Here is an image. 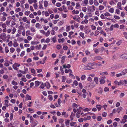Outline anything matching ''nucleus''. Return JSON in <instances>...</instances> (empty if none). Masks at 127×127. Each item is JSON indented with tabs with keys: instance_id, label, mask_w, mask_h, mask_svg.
<instances>
[{
	"instance_id": "nucleus-1",
	"label": "nucleus",
	"mask_w": 127,
	"mask_h": 127,
	"mask_svg": "<svg viewBox=\"0 0 127 127\" xmlns=\"http://www.w3.org/2000/svg\"><path fill=\"white\" fill-rule=\"evenodd\" d=\"M120 57L122 59H127V54H123Z\"/></svg>"
},
{
	"instance_id": "nucleus-2",
	"label": "nucleus",
	"mask_w": 127,
	"mask_h": 127,
	"mask_svg": "<svg viewBox=\"0 0 127 127\" xmlns=\"http://www.w3.org/2000/svg\"><path fill=\"white\" fill-rule=\"evenodd\" d=\"M88 10L90 12H94L95 10V6L94 5H92L91 7H90L88 9Z\"/></svg>"
},
{
	"instance_id": "nucleus-3",
	"label": "nucleus",
	"mask_w": 127,
	"mask_h": 127,
	"mask_svg": "<svg viewBox=\"0 0 127 127\" xmlns=\"http://www.w3.org/2000/svg\"><path fill=\"white\" fill-rule=\"evenodd\" d=\"M102 59V58L101 57L99 56H97L95 57L94 58L93 60L94 61L95 60H100Z\"/></svg>"
},
{
	"instance_id": "nucleus-4",
	"label": "nucleus",
	"mask_w": 127,
	"mask_h": 127,
	"mask_svg": "<svg viewBox=\"0 0 127 127\" xmlns=\"http://www.w3.org/2000/svg\"><path fill=\"white\" fill-rule=\"evenodd\" d=\"M83 68L85 70H88L93 69V67H89L87 65L84 67Z\"/></svg>"
},
{
	"instance_id": "nucleus-5",
	"label": "nucleus",
	"mask_w": 127,
	"mask_h": 127,
	"mask_svg": "<svg viewBox=\"0 0 127 127\" xmlns=\"http://www.w3.org/2000/svg\"><path fill=\"white\" fill-rule=\"evenodd\" d=\"M121 3L120 2H119L117 4V7L121 10H122V8L121 7Z\"/></svg>"
},
{
	"instance_id": "nucleus-6",
	"label": "nucleus",
	"mask_w": 127,
	"mask_h": 127,
	"mask_svg": "<svg viewBox=\"0 0 127 127\" xmlns=\"http://www.w3.org/2000/svg\"><path fill=\"white\" fill-rule=\"evenodd\" d=\"M71 67V65L69 64H67L66 65V64H64L63 65V67L64 68H69Z\"/></svg>"
},
{
	"instance_id": "nucleus-7",
	"label": "nucleus",
	"mask_w": 127,
	"mask_h": 127,
	"mask_svg": "<svg viewBox=\"0 0 127 127\" xmlns=\"http://www.w3.org/2000/svg\"><path fill=\"white\" fill-rule=\"evenodd\" d=\"M94 63H89L87 64V65L89 67H92L94 65Z\"/></svg>"
},
{
	"instance_id": "nucleus-8",
	"label": "nucleus",
	"mask_w": 127,
	"mask_h": 127,
	"mask_svg": "<svg viewBox=\"0 0 127 127\" xmlns=\"http://www.w3.org/2000/svg\"><path fill=\"white\" fill-rule=\"evenodd\" d=\"M66 57L65 56H63L62 57V60L61 61V63L62 64H63L65 61V58Z\"/></svg>"
},
{
	"instance_id": "nucleus-9",
	"label": "nucleus",
	"mask_w": 127,
	"mask_h": 127,
	"mask_svg": "<svg viewBox=\"0 0 127 127\" xmlns=\"http://www.w3.org/2000/svg\"><path fill=\"white\" fill-rule=\"evenodd\" d=\"M14 42L13 44V46L14 47H17L18 46V44L17 43V42H16V39H14Z\"/></svg>"
},
{
	"instance_id": "nucleus-10",
	"label": "nucleus",
	"mask_w": 127,
	"mask_h": 127,
	"mask_svg": "<svg viewBox=\"0 0 127 127\" xmlns=\"http://www.w3.org/2000/svg\"><path fill=\"white\" fill-rule=\"evenodd\" d=\"M6 34L5 33H3L2 34H1L0 36V38L2 39H4L5 37Z\"/></svg>"
},
{
	"instance_id": "nucleus-11",
	"label": "nucleus",
	"mask_w": 127,
	"mask_h": 127,
	"mask_svg": "<svg viewBox=\"0 0 127 127\" xmlns=\"http://www.w3.org/2000/svg\"><path fill=\"white\" fill-rule=\"evenodd\" d=\"M123 75H124L126 74L127 73V69H125L123 70L121 72Z\"/></svg>"
},
{
	"instance_id": "nucleus-12",
	"label": "nucleus",
	"mask_w": 127,
	"mask_h": 127,
	"mask_svg": "<svg viewBox=\"0 0 127 127\" xmlns=\"http://www.w3.org/2000/svg\"><path fill=\"white\" fill-rule=\"evenodd\" d=\"M35 86L36 87H37L39 86V84L41 83V82H39V81H37L35 82Z\"/></svg>"
},
{
	"instance_id": "nucleus-13",
	"label": "nucleus",
	"mask_w": 127,
	"mask_h": 127,
	"mask_svg": "<svg viewBox=\"0 0 127 127\" xmlns=\"http://www.w3.org/2000/svg\"><path fill=\"white\" fill-rule=\"evenodd\" d=\"M96 107L99 111H100L101 110V108L102 107V106L100 105H97L96 106Z\"/></svg>"
},
{
	"instance_id": "nucleus-14",
	"label": "nucleus",
	"mask_w": 127,
	"mask_h": 127,
	"mask_svg": "<svg viewBox=\"0 0 127 127\" xmlns=\"http://www.w3.org/2000/svg\"><path fill=\"white\" fill-rule=\"evenodd\" d=\"M31 99V97L29 95L27 94L26 95V100H30Z\"/></svg>"
},
{
	"instance_id": "nucleus-15",
	"label": "nucleus",
	"mask_w": 127,
	"mask_h": 127,
	"mask_svg": "<svg viewBox=\"0 0 127 127\" xmlns=\"http://www.w3.org/2000/svg\"><path fill=\"white\" fill-rule=\"evenodd\" d=\"M41 85L40 86V88L43 89L46 86V85L45 83L43 84V82H41Z\"/></svg>"
},
{
	"instance_id": "nucleus-16",
	"label": "nucleus",
	"mask_w": 127,
	"mask_h": 127,
	"mask_svg": "<svg viewBox=\"0 0 127 127\" xmlns=\"http://www.w3.org/2000/svg\"><path fill=\"white\" fill-rule=\"evenodd\" d=\"M47 89H49L50 87L49 83L48 82H46L45 83Z\"/></svg>"
},
{
	"instance_id": "nucleus-17",
	"label": "nucleus",
	"mask_w": 127,
	"mask_h": 127,
	"mask_svg": "<svg viewBox=\"0 0 127 127\" xmlns=\"http://www.w3.org/2000/svg\"><path fill=\"white\" fill-rule=\"evenodd\" d=\"M65 39L64 38H62L61 39H58V41L59 43H60L61 42H64V41Z\"/></svg>"
},
{
	"instance_id": "nucleus-18",
	"label": "nucleus",
	"mask_w": 127,
	"mask_h": 127,
	"mask_svg": "<svg viewBox=\"0 0 127 127\" xmlns=\"http://www.w3.org/2000/svg\"><path fill=\"white\" fill-rule=\"evenodd\" d=\"M69 76L71 77V78L73 79H75V76L72 74L70 73L69 74Z\"/></svg>"
},
{
	"instance_id": "nucleus-19",
	"label": "nucleus",
	"mask_w": 127,
	"mask_h": 127,
	"mask_svg": "<svg viewBox=\"0 0 127 127\" xmlns=\"http://www.w3.org/2000/svg\"><path fill=\"white\" fill-rule=\"evenodd\" d=\"M94 80L96 84L98 83V78L96 77H95Z\"/></svg>"
},
{
	"instance_id": "nucleus-20",
	"label": "nucleus",
	"mask_w": 127,
	"mask_h": 127,
	"mask_svg": "<svg viewBox=\"0 0 127 127\" xmlns=\"http://www.w3.org/2000/svg\"><path fill=\"white\" fill-rule=\"evenodd\" d=\"M35 27L37 28H40L41 27V25L39 23H37L35 25Z\"/></svg>"
},
{
	"instance_id": "nucleus-21",
	"label": "nucleus",
	"mask_w": 127,
	"mask_h": 127,
	"mask_svg": "<svg viewBox=\"0 0 127 127\" xmlns=\"http://www.w3.org/2000/svg\"><path fill=\"white\" fill-rule=\"evenodd\" d=\"M48 2L47 1H45L44 2V6L45 7H47L48 6Z\"/></svg>"
},
{
	"instance_id": "nucleus-22",
	"label": "nucleus",
	"mask_w": 127,
	"mask_h": 127,
	"mask_svg": "<svg viewBox=\"0 0 127 127\" xmlns=\"http://www.w3.org/2000/svg\"><path fill=\"white\" fill-rule=\"evenodd\" d=\"M62 47V45H57L56 46V48L58 50H60Z\"/></svg>"
},
{
	"instance_id": "nucleus-23",
	"label": "nucleus",
	"mask_w": 127,
	"mask_h": 127,
	"mask_svg": "<svg viewBox=\"0 0 127 127\" xmlns=\"http://www.w3.org/2000/svg\"><path fill=\"white\" fill-rule=\"evenodd\" d=\"M41 47V45L40 44L39 45H37L35 46V48L36 49L39 50Z\"/></svg>"
},
{
	"instance_id": "nucleus-24",
	"label": "nucleus",
	"mask_w": 127,
	"mask_h": 127,
	"mask_svg": "<svg viewBox=\"0 0 127 127\" xmlns=\"http://www.w3.org/2000/svg\"><path fill=\"white\" fill-rule=\"evenodd\" d=\"M104 15L106 16H110L111 14L109 13L106 12L104 14Z\"/></svg>"
},
{
	"instance_id": "nucleus-25",
	"label": "nucleus",
	"mask_w": 127,
	"mask_h": 127,
	"mask_svg": "<svg viewBox=\"0 0 127 127\" xmlns=\"http://www.w3.org/2000/svg\"><path fill=\"white\" fill-rule=\"evenodd\" d=\"M10 121H11L12 120V119L13 118V114L12 113H11L10 114Z\"/></svg>"
},
{
	"instance_id": "nucleus-26",
	"label": "nucleus",
	"mask_w": 127,
	"mask_h": 127,
	"mask_svg": "<svg viewBox=\"0 0 127 127\" xmlns=\"http://www.w3.org/2000/svg\"><path fill=\"white\" fill-rule=\"evenodd\" d=\"M66 78L64 76H63L62 78V82H64L65 81Z\"/></svg>"
},
{
	"instance_id": "nucleus-27",
	"label": "nucleus",
	"mask_w": 127,
	"mask_h": 127,
	"mask_svg": "<svg viewBox=\"0 0 127 127\" xmlns=\"http://www.w3.org/2000/svg\"><path fill=\"white\" fill-rule=\"evenodd\" d=\"M84 33L81 32L80 33V35L83 38H84L85 37L84 36Z\"/></svg>"
},
{
	"instance_id": "nucleus-28",
	"label": "nucleus",
	"mask_w": 127,
	"mask_h": 127,
	"mask_svg": "<svg viewBox=\"0 0 127 127\" xmlns=\"http://www.w3.org/2000/svg\"><path fill=\"white\" fill-rule=\"evenodd\" d=\"M70 26H68L66 29V32H68L70 30Z\"/></svg>"
},
{
	"instance_id": "nucleus-29",
	"label": "nucleus",
	"mask_w": 127,
	"mask_h": 127,
	"mask_svg": "<svg viewBox=\"0 0 127 127\" xmlns=\"http://www.w3.org/2000/svg\"><path fill=\"white\" fill-rule=\"evenodd\" d=\"M86 77V76L85 75H82L81 77V79L82 80H84L85 79Z\"/></svg>"
},
{
	"instance_id": "nucleus-30",
	"label": "nucleus",
	"mask_w": 127,
	"mask_h": 127,
	"mask_svg": "<svg viewBox=\"0 0 127 127\" xmlns=\"http://www.w3.org/2000/svg\"><path fill=\"white\" fill-rule=\"evenodd\" d=\"M122 109V108L121 107H118L117 109V111L118 113H119L120 111Z\"/></svg>"
},
{
	"instance_id": "nucleus-31",
	"label": "nucleus",
	"mask_w": 127,
	"mask_h": 127,
	"mask_svg": "<svg viewBox=\"0 0 127 127\" xmlns=\"http://www.w3.org/2000/svg\"><path fill=\"white\" fill-rule=\"evenodd\" d=\"M5 50L6 53H7L9 51V50L8 47L7 46L5 47Z\"/></svg>"
},
{
	"instance_id": "nucleus-32",
	"label": "nucleus",
	"mask_w": 127,
	"mask_h": 127,
	"mask_svg": "<svg viewBox=\"0 0 127 127\" xmlns=\"http://www.w3.org/2000/svg\"><path fill=\"white\" fill-rule=\"evenodd\" d=\"M17 72L18 73H19V72H21L23 74H25V71H24L21 70H17Z\"/></svg>"
},
{
	"instance_id": "nucleus-33",
	"label": "nucleus",
	"mask_w": 127,
	"mask_h": 127,
	"mask_svg": "<svg viewBox=\"0 0 127 127\" xmlns=\"http://www.w3.org/2000/svg\"><path fill=\"white\" fill-rule=\"evenodd\" d=\"M99 8L100 10H102L104 8V6L103 5H100L99 6Z\"/></svg>"
},
{
	"instance_id": "nucleus-34",
	"label": "nucleus",
	"mask_w": 127,
	"mask_h": 127,
	"mask_svg": "<svg viewBox=\"0 0 127 127\" xmlns=\"http://www.w3.org/2000/svg\"><path fill=\"white\" fill-rule=\"evenodd\" d=\"M39 8L40 9H43V7H42V5L41 4V3L40 2H39Z\"/></svg>"
},
{
	"instance_id": "nucleus-35",
	"label": "nucleus",
	"mask_w": 127,
	"mask_h": 127,
	"mask_svg": "<svg viewBox=\"0 0 127 127\" xmlns=\"http://www.w3.org/2000/svg\"><path fill=\"white\" fill-rule=\"evenodd\" d=\"M105 81L103 79H101L100 80V82L101 84H103L105 83Z\"/></svg>"
},
{
	"instance_id": "nucleus-36",
	"label": "nucleus",
	"mask_w": 127,
	"mask_h": 127,
	"mask_svg": "<svg viewBox=\"0 0 127 127\" xmlns=\"http://www.w3.org/2000/svg\"><path fill=\"white\" fill-rule=\"evenodd\" d=\"M33 6L34 7V8L35 9H37V7H38V6H37V3H34L33 5Z\"/></svg>"
},
{
	"instance_id": "nucleus-37",
	"label": "nucleus",
	"mask_w": 127,
	"mask_h": 127,
	"mask_svg": "<svg viewBox=\"0 0 127 127\" xmlns=\"http://www.w3.org/2000/svg\"><path fill=\"white\" fill-rule=\"evenodd\" d=\"M12 84L13 85H17L18 84L16 82L14 81V80L12 82Z\"/></svg>"
},
{
	"instance_id": "nucleus-38",
	"label": "nucleus",
	"mask_w": 127,
	"mask_h": 127,
	"mask_svg": "<svg viewBox=\"0 0 127 127\" xmlns=\"http://www.w3.org/2000/svg\"><path fill=\"white\" fill-rule=\"evenodd\" d=\"M102 92V90L101 88H99L98 91V93L100 94H101Z\"/></svg>"
},
{
	"instance_id": "nucleus-39",
	"label": "nucleus",
	"mask_w": 127,
	"mask_h": 127,
	"mask_svg": "<svg viewBox=\"0 0 127 127\" xmlns=\"http://www.w3.org/2000/svg\"><path fill=\"white\" fill-rule=\"evenodd\" d=\"M70 120H68L65 122V125L66 126H68L69 125Z\"/></svg>"
},
{
	"instance_id": "nucleus-40",
	"label": "nucleus",
	"mask_w": 127,
	"mask_h": 127,
	"mask_svg": "<svg viewBox=\"0 0 127 127\" xmlns=\"http://www.w3.org/2000/svg\"><path fill=\"white\" fill-rule=\"evenodd\" d=\"M101 119H102V118L100 116H99L97 117V120L98 121H101Z\"/></svg>"
},
{
	"instance_id": "nucleus-41",
	"label": "nucleus",
	"mask_w": 127,
	"mask_h": 127,
	"mask_svg": "<svg viewBox=\"0 0 127 127\" xmlns=\"http://www.w3.org/2000/svg\"><path fill=\"white\" fill-rule=\"evenodd\" d=\"M107 74L108 73L107 72L101 73H100V74L102 75H107Z\"/></svg>"
},
{
	"instance_id": "nucleus-42",
	"label": "nucleus",
	"mask_w": 127,
	"mask_h": 127,
	"mask_svg": "<svg viewBox=\"0 0 127 127\" xmlns=\"http://www.w3.org/2000/svg\"><path fill=\"white\" fill-rule=\"evenodd\" d=\"M48 99L50 100H52L53 99V97L52 95H50L48 96Z\"/></svg>"
},
{
	"instance_id": "nucleus-43",
	"label": "nucleus",
	"mask_w": 127,
	"mask_h": 127,
	"mask_svg": "<svg viewBox=\"0 0 127 127\" xmlns=\"http://www.w3.org/2000/svg\"><path fill=\"white\" fill-rule=\"evenodd\" d=\"M55 32L52 29L51 31V33L52 35H54L55 34Z\"/></svg>"
},
{
	"instance_id": "nucleus-44",
	"label": "nucleus",
	"mask_w": 127,
	"mask_h": 127,
	"mask_svg": "<svg viewBox=\"0 0 127 127\" xmlns=\"http://www.w3.org/2000/svg\"><path fill=\"white\" fill-rule=\"evenodd\" d=\"M8 45L9 46H12L13 44L12 41H10L8 44Z\"/></svg>"
},
{
	"instance_id": "nucleus-45",
	"label": "nucleus",
	"mask_w": 127,
	"mask_h": 127,
	"mask_svg": "<svg viewBox=\"0 0 127 127\" xmlns=\"http://www.w3.org/2000/svg\"><path fill=\"white\" fill-rule=\"evenodd\" d=\"M91 28L92 30H95L96 29V27L95 26L92 25L91 26Z\"/></svg>"
},
{
	"instance_id": "nucleus-46",
	"label": "nucleus",
	"mask_w": 127,
	"mask_h": 127,
	"mask_svg": "<svg viewBox=\"0 0 127 127\" xmlns=\"http://www.w3.org/2000/svg\"><path fill=\"white\" fill-rule=\"evenodd\" d=\"M60 69L61 71L62 72V74L63 75V73H64V71L63 69V67L61 66H60Z\"/></svg>"
},
{
	"instance_id": "nucleus-47",
	"label": "nucleus",
	"mask_w": 127,
	"mask_h": 127,
	"mask_svg": "<svg viewBox=\"0 0 127 127\" xmlns=\"http://www.w3.org/2000/svg\"><path fill=\"white\" fill-rule=\"evenodd\" d=\"M109 88L107 87H105L104 88V91L105 92H107L109 91Z\"/></svg>"
},
{
	"instance_id": "nucleus-48",
	"label": "nucleus",
	"mask_w": 127,
	"mask_h": 127,
	"mask_svg": "<svg viewBox=\"0 0 127 127\" xmlns=\"http://www.w3.org/2000/svg\"><path fill=\"white\" fill-rule=\"evenodd\" d=\"M99 32L98 31L96 30L95 31V36H97L98 35V34L99 33Z\"/></svg>"
},
{
	"instance_id": "nucleus-49",
	"label": "nucleus",
	"mask_w": 127,
	"mask_h": 127,
	"mask_svg": "<svg viewBox=\"0 0 127 127\" xmlns=\"http://www.w3.org/2000/svg\"><path fill=\"white\" fill-rule=\"evenodd\" d=\"M109 11L111 13H113L114 11V9L113 8H110L109 10Z\"/></svg>"
},
{
	"instance_id": "nucleus-50",
	"label": "nucleus",
	"mask_w": 127,
	"mask_h": 127,
	"mask_svg": "<svg viewBox=\"0 0 127 127\" xmlns=\"http://www.w3.org/2000/svg\"><path fill=\"white\" fill-rule=\"evenodd\" d=\"M72 107H73L77 108L78 106L76 104L74 103L72 104Z\"/></svg>"
},
{
	"instance_id": "nucleus-51",
	"label": "nucleus",
	"mask_w": 127,
	"mask_h": 127,
	"mask_svg": "<svg viewBox=\"0 0 127 127\" xmlns=\"http://www.w3.org/2000/svg\"><path fill=\"white\" fill-rule=\"evenodd\" d=\"M31 31V32H34L35 31V29L33 27H31L30 28Z\"/></svg>"
},
{
	"instance_id": "nucleus-52",
	"label": "nucleus",
	"mask_w": 127,
	"mask_h": 127,
	"mask_svg": "<svg viewBox=\"0 0 127 127\" xmlns=\"http://www.w3.org/2000/svg\"><path fill=\"white\" fill-rule=\"evenodd\" d=\"M100 33L101 34H102L103 35L105 36H106V34L104 32V31L103 30L101 31L100 32Z\"/></svg>"
},
{
	"instance_id": "nucleus-53",
	"label": "nucleus",
	"mask_w": 127,
	"mask_h": 127,
	"mask_svg": "<svg viewBox=\"0 0 127 127\" xmlns=\"http://www.w3.org/2000/svg\"><path fill=\"white\" fill-rule=\"evenodd\" d=\"M50 39L49 38H47L46 39L45 42L46 43H48L50 41Z\"/></svg>"
},
{
	"instance_id": "nucleus-54",
	"label": "nucleus",
	"mask_w": 127,
	"mask_h": 127,
	"mask_svg": "<svg viewBox=\"0 0 127 127\" xmlns=\"http://www.w3.org/2000/svg\"><path fill=\"white\" fill-rule=\"evenodd\" d=\"M10 52L11 53L15 51V49L13 47L10 48Z\"/></svg>"
},
{
	"instance_id": "nucleus-55",
	"label": "nucleus",
	"mask_w": 127,
	"mask_h": 127,
	"mask_svg": "<svg viewBox=\"0 0 127 127\" xmlns=\"http://www.w3.org/2000/svg\"><path fill=\"white\" fill-rule=\"evenodd\" d=\"M94 4L95 5H98V4L99 3L96 0H94Z\"/></svg>"
},
{
	"instance_id": "nucleus-56",
	"label": "nucleus",
	"mask_w": 127,
	"mask_h": 127,
	"mask_svg": "<svg viewBox=\"0 0 127 127\" xmlns=\"http://www.w3.org/2000/svg\"><path fill=\"white\" fill-rule=\"evenodd\" d=\"M71 81H72V80L70 79H67L66 80V82L67 83H68V84H69L70 83H71Z\"/></svg>"
},
{
	"instance_id": "nucleus-57",
	"label": "nucleus",
	"mask_w": 127,
	"mask_h": 127,
	"mask_svg": "<svg viewBox=\"0 0 127 127\" xmlns=\"http://www.w3.org/2000/svg\"><path fill=\"white\" fill-rule=\"evenodd\" d=\"M25 8L28 9L29 8V4L28 3H26L25 4Z\"/></svg>"
},
{
	"instance_id": "nucleus-58",
	"label": "nucleus",
	"mask_w": 127,
	"mask_h": 127,
	"mask_svg": "<svg viewBox=\"0 0 127 127\" xmlns=\"http://www.w3.org/2000/svg\"><path fill=\"white\" fill-rule=\"evenodd\" d=\"M12 67L13 68L16 70H18V68L17 67L15 66L13 64L12 65Z\"/></svg>"
},
{
	"instance_id": "nucleus-59",
	"label": "nucleus",
	"mask_w": 127,
	"mask_h": 127,
	"mask_svg": "<svg viewBox=\"0 0 127 127\" xmlns=\"http://www.w3.org/2000/svg\"><path fill=\"white\" fill-rule=\"evenodd\" d=\"M16 31V29L14 27L13 28V29H12V34H14L15 33V32Z\"/></svg>"
},
{
	"instance_id": "nucleus-60",
	"label": "nucleus",
	"mask_w": 127,
	"mask_h": 127,
	"mask_svg": "<svg viewBox=\"0 0 127 127\" xmlns=\"http://www.w3.org/2000/svg\"><path fill=\"white\" fill-rule=\"evenodd\" d=\"M68 9H70V10H72L73 9V8L71 5H70L68 7Z\"/></svg>"
},
{
	"instance_id": "nucleus-61",
	"label": "nucleus",
	"mask_w": 127,
	"mask_h": 127,
	"mask_svg": "<svg viewBox=\"0 0 127 127\" xmlns=\"http://www.w3.org/2000/svg\"><path fill=\"white\" fill-rule=\"evenodd\" d=\"M50 34V32L49 31H48L46 33L45 35L46 36H48Z\"/></svg>"
},
{
	"instance_id": "nucleus-62",
	"label": "nucleus",
	"mask_w": 127,
	"mask_h": 127,
	"mask_svg": "<svg viewBox=\"0 0 127 127\" xmlns=\"http://www.w3.org/2000/svg\"><path fill=\"white\" fill-rule=\"evenodd\" d=\"M87 8L86 7H83L82 8V10L84 12H86L87 11Z\"/></svg>"
},
{
	"instance_id": "nucleus-63",
	"label": "nucleus",
	"mask_w": 127,
	"mask_h": 127,
	"mask_svg": "<svg viewBox=\"0 0 127 127\" xmlns=\"http://www.w3.org/2000/svg\"><path fill=\"white\" fill-rule=\"evenodd\" d=\"M64 120L63 119H60L59 120V123H60L61 124H62L64 122Z\"/></svg>"
},
{
	"instance_id": "nucleus-64",
	"label": "nucleus",
	"mask_w": 127,
	"mask_h": 127,
	"mask_svg": "<svg viewBox=\"0 0 127 127\" xmlns=\"http://www.w3.org/2000/svg\"><path fill=\"white\" fill-rule=\"evenodd\" d=\"M123 34L125 38L127 39V33L126 32H124L123 33Z\"/></svg>"
}]
</instances>
